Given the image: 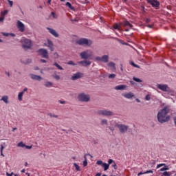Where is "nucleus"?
Masks as SVG:
<instances>
[{
  "label": "nucleus",
  "instance_id": "f257e3e1",
  "mask_svg": "<svg viewBox=\"0 0 176 176\" xmlns=\"http://www.w3.org/2000/svg\"><path fill=\"white\" fill-rule=\"evenodd\" d=\"M170 113V106H165L160 109L157 114V119L160 123H167L170 122L171 116H168Z\"/></svg>",
  "mask_w": 176,
  "mask_h": 176
},
{
  "label": "nucleus",
  "instance_id": "f03ea898",
  "mask_svg": "<svg viewBox=\"0 0 176 176\" xmlns=\"http://www.w3.org/2000/svg\"><path fill=\"white\" fill-rule=\"evenodd\" d=\"M21 43H22V47L24 50H28V49H30L32 46V42L28 38H22Z\"/></svg>",
  "mask_w": 176,
  "mask_h": 176
},
{
  "label": "nucleus",
  "instance_id": "7ed1b4c3",
  "mask_svg": "<svg viewBox=\"0 0 176 176\" xmlns=\"http://www.w3.org/2000/svg\"><path fill=\"white\" fill-rule=\"evenodd\" d=\"M78 100L81 102H89V101H90V95L86 94L85 93H81L78 94Z\"/></svg>",
  "mask_w": 176,
  "mask_h": 176
},
{
  "label": "nucleus",
  "instance_id": "20e7f679",
  "mask_svg": "<svg viewBox=\"0 0 176 176\" xmlns=\"http://www.w3.org/2000/svg\"><path fill=\"white\" fill-rule=\"evenodd\" d=\"M76 43L77 45L90 46L93 43V41L87 38H80L76 41Z\"/></svg>",
  "mask_w": 176,
  "mask_h": 176
},
{
  "label": "nucleus",
  "instance_id": "39448f33",
  "mask_svg": "<svg viewBox=\"0 0 176 176\" xmlns=\"http://www.w3.org/2000/svg\"><path fill=\"white\" fill-rule=\"evenodd\" d=\"M116 127L118 129L119 131L122 133V134L127 133V131L129 130V126L122 124H116Z\"/></svg>",
  "mask_w": 176,
  "mask_h": 176
},
{
  "label": "nucleus",
  "instance_id": "423d86ee",
  "mask_svg": "<svg viewBox=\"0 0 176 176\" xmlns=\"http://www.w3.org/2000/svg\"><path fill=\"white\" fill-rule=\"evenodd\" d=\"M98 115H102V116H113V112L109 110H98L97 112Z\"/></svg>",
  "mask_w": 176,
  "mask_h": 176
},
{
  "label": "nucleus",
  "instance_id": "0eeeda50",
  "mask_svg": "<svg viewBox=\"0 0 176 176\" xmlns=\"http://www.w3.org/2000/svg\"><path fill=\"white\" fill-rule=\"evenodd\" d=\"M80 56L81 58H84L85 60H86L87 58H90V57H91V56H93V52L90 50H87V51L81 52L80 54Z\"/></svg>",
  "mask_w": 176,
  "mask_h": 176
},
{
  "label": "nucleus",
  "instance_id": "6e6552de",
  "mask_svg": "<svg viewBox=\"0 0 176 176\" xmlns=\"http://www.w3.org/2000/svg\"><path fill=\"white\" fill-rule=\"evenodd\" d=\"M96 164L98 166H102V167L104 168V171H107V170H108L109 168V163L107 164V163H104L101 160H98L96 162Z\"/></svg>",
  "mask_w": 176,
  "mask_h": 176
},
{
  "label": "nucleus",
  "instance_id": "1a4fd4ad",
  "mask_svg": "<svg viewBox=\"0 0 176 176\" xmlns=\"http://www.w3.org/2000/svg\"><path fill=\"white\" fill-rule=\"evenodd\" d=\"M157 87L162 91H170V88L168 87V85L166 84H157Z\"/></svg>",
  "mask_w": 176,
  "mask_h": 176
},
{
  "label": "nucleus",
  "instance_id": "9d476101",
  "mask_svg": "<svg viewBox=\"0 0 176 176\" xmlns=\"http://www.w3.org/2000/svg\"><path fill=\"white\" fill-rule=\"evenodd\" d=\"M147 3H149L153 8H159L160 3L157 0H146Z\"/></svg>",
  "mask_w": 176,
  "mask_h": 176
},
{
  "label": "nucleus",
  "instance_id": "9b49d317",
  "mask_svg": "<svg viewBox=\"0 0 176 176\" xmlns=\"http://www.w3.org/2000/svg\"><path fill=\"white\" fill-rule=\"evenodd\" d=\"M39 54L43 56L44 58H49V53L47 52V50L46 49H40L38 50Z\"/></svg>",
  "mask_w": 176,
  "mask_h": 176
},
{
  "label": "nucleus",
  "instance_id": "f8f14e48",
  "mask_svg": "<svg viewBox=\"0 0 176 176\" xmlns=\"http://www.w3.org/2000/svg\"><path fill=\"white\" fill-rule=\"evenodd\" d=\"M80 78H83V74L80 73V72H78L74 74L71 80H78V79H80Z\"/></svg>",
  "mask_w": 176,
  "mask_h": 176
},
{
  "label": "nucleus",
  "instance_id": "ddd939ff",
  "mask_svg": "<svg viewBox=\"0 0 176 176\" xmlns=\"http://www.w3.org/2000/svg\"><path fill=\"white\" fill-rule=\"evenodd\" d=\"M47 44H44L45 46H47V47H49L50 50H51V52H54V44H53V41H52L50 39H47Z\"/></svg>",
  "mask_w": 176,
  "mask_h": 176
},
{
  "label": "nucleus",
  "instance_id": "4468645a",
  "mask_svg": "<svg viewBox=\"0 0 176 176\" xmlns=\"http://www.w3.org/2000/svg\"><path fill=\"white\" fill-rule=\"evenodd\" d=\"M17 28L19 30V31H21V32H24L25 30V26L23 25V23H21V21H18Z\"/></svg>",
  "mask_w": 176,
  "mask_h": 176
},
{
  "label": "nucleus",
  "instance_id": "2eb2a0df",
  "mask_svg": "<svg viewBox=\"0 0 176 176\" xmlns=\"http://www.w3.org/2000/svg\"><path fill=\"white\" fill-rule=\"evenodd\" d=\"M30 76L31 78V79H32L33 80H38V82H41V80H42V77H41V76H38L36 74H30Z\"/></svg>",
  "mask_w": 176,
  "mask_h": 176
},
{
  "label": "nucleus",
  "instance_id": "dca6fc26",
  "mask_svg": "<svg viewBox=\"0 0 176 176\" xmlns=\"http://www.w3.org/2000/svg\"><path fill=\"white\" fill-rule=\"evenodd\" d=\"M47 30L49 31L50 33H51L52 35H53V36H54L55 38H58V33H57L55 30L50 28H47Z\"/></svg>",
  "mask_w": 176,
  "mask_h": 176
},
{
  "label": "nucleus",
  "instance_id": "f3484780",
  "mask_svg": "<svg viewBox=\"0 0 176 176\" xmlns=\"http://www.w3.org/2000/svg\"><path fill=\"white\" fill-rule=\"evenodd\" d=\"M115 90H126L127 89V85H117L115 87Z\"/></svg>",
  "mask_w": 176,
  "mask_h": 176
},
{
  "label": "nucleus",
  "instance_id": "a211bd4d",
  "mask_svg": "<svg viewBox=\"0 0 176 176\" xmlns=\"http://www.w3.org/2000/svg\"><path fill=\"white\" fill-rule=\"evenodd\" d=\"M122 96L124 97V98H133V97H134V94L131 93V92H129V93H124L122 94Z\"/></svg>",
  "mask_w": 176,
  "mask_h": 176
},
{
  "label": "nucleus",
  "instance_id": "6ab92c4d",
  "mask_svg": "<svg viewBox=\"0 0 176 176\" xmlns=\"http://www.w3.org/2000/svg\"><path fill=\"white\" fill-rule=\"evenodd\" d=\"M109 58V56H108V55H104L101 57V62L102 63H108Z\"/></svg>",
  "mask_w": 176,
  "mask_h": 176
},
{
  "label": "nucleus",
  "instance_id": "aec40b11",
  "mask_svg": "<svg viewBox=\"0 0 176 176\" xmlns=\"http://www.w3.org/2000/svg\"><path fill=\"white\" fill-rule=\"evenodd\" d=\"M1 101H3L5 104H9V97L8 96H2Z\"/></svg>",
  "mask_w": 176,
  "mask_h": 176
},
{
  "label": "nucleus",
  "instance_id": "412c9836",
  "mask_svg": "<svg viewBox=\"0 0 176 176\" xmlns=\"http://www.w3.org/2000/svg\"><path fill=\"white\" fill-rule=\"evenodd\" d=\"M108 163H109V164H113L112 165V167H113V168H115V170H116V168H118L117 167H116V163L115 162V161H113V160H112V159H110V160H109V161H108Z\"/></svg>",
  "mask_w": 176,
  "mask_h": 176
},
{
  "label": "nucleus",
  "instance_id": "4be33fe9",
  "mask_svg": "<svg viewBox=\"0 0 176 176\" xmlns=\"http://www.w3.org/2000/svg\"><path fill=\"white\" fill-rule=\"evenodd\" d=\"M164 166V168L165 169V171L167 170H170V168H168V166L166 165V164H160L157 166V168H160V167H163Z\"/></svg>",
  "mask_w": 176,
  "mask_h": 176
},
{
  "label": "nucleus",
  "instance_id": "5701e85b",
  "mask_svg": "<svg viewBox=\"0 0 176 176\" xmlns=\"http://www.w3.org/2000/svg\"><path fill=\"white\" fill-rule=\"evenodd\" d=\"M124 27H129V28H133V25L130 23V22L125 21L123 23Z\"/></svg>",
  "mask_w": 176,
  "mask_h": 176
},
{
  "label": "nucleus",
  "instance_id": "b1692460",
  "mask_svg": "<svg viewBox=\"0 0 176 176\" xmlns=\"http://www.w3.org/2000/svg\"><path fill=\"white\" fill-rule=\"evenodd\" d=\"M101 126H108V120L106 119H102L100 121Z\"/></svg>",
  "mask_w": 176,
  "mask_h": 176
},
{
  "label": "nucleus",
  "instance_id": "393cba45",
  "mask_svg": "<svg viewBox=\"0 0 176 176\" xmlns=\"http://www.w3.org/2000/svg\"><path fill=\"white\" fill-rule=\"evenodd\" d=\"M66 6H67V8H69V9H70L71 10H75V7L72 6V5H71V3L69 2L66 3Z\"/></svg>",
  "mask_w": 176,
  "mask_h": 176
},
{
  "label": "nucleus",
  "instance_id": "a878e982",
  "mask_svg": "<svg viewBox=\"0 0 176 176\" xmlns=\"http://www.w3.org/2000/svg\"><path fill=\"white\" fill-rule=\"evenodd\" d=\"M149 173H151V174H152V173H153V170H146V171L144 172V173L140 172V173L138 174V176L142 175V174H149Z\"/></svg>",
  "mask_w": 176,
  "mask_h": 176
},
{
  "label": "nucleus",
  "instance_id": "bb28decb",
  "mask_svg": "<svg viewBox=\"0 0 176 176\" xmlns=\"http://www.w3.org/2000/svg\"><path fill=\"white\" fill-rule=\"evenodd\" d=\"M23 96H24L23 92H20L18 94V100H19V101H23Z\"/></svg>",
  "mask_w": 176,
  "mask_h": 176
},
{
  "label": "nucleus",
  "instance_id": "cd10ccee",
  "mask_svg": "<svg viewBox=\"0 0 176 176\" xmlns=\"http://www.w3.org/2000/svg\"><path fill=\"white\" fill-rule=\"evenodd\" d=\"M44 86H45V87H52V86H53V82L49 81L45 82Z\"/></svg>",
  "mask_w": 176,
  "mask_h": 176
},
{
  "label": "nucleus",
  "instance_id": "c85d7f7f",
  "mask_svg": "<svg viewBox=\"0 0 176 176\" xmlns=\"http://www.w3.org/2000/svg\"><path fill=\"white\" fill-rule=\"evenodd\" d=\"M54 67H56V68L58 69H60V71H63L64 69V68H63V67L60 66V65H58V63H54Z\"/></svg>",
  "mask_w": 176,
  "mask_h": 176
},
{
  "label": "nucleus",
  "instance_id": "c756f323",
  "mask_svg": "<svg viewBox=\"0 0 176 176\" xmlns=\"http://www.w3.org/2000/svg\"><path fill=\"white\" fill-rule=\"evenodd\" d=\"M113 28H114V30H118V31H120V25H119L118 23H115Z\"/></svg>",
  "mask_w": 176,
  "mask_h": 176
},
{
  "label": "nucleus",
  "instance_id": "7c9ffc66",
  "mask_svg": "<svg viewBox=\"0 0 176 176\" xmlns=\"http://www.w3.org/2000/svg\"><path fill=\"white\" fill-rule=\"evenodd\" d=\"M52 76L54 79H56V80H60V76H58L57 74H54Z\"/></svg>",
  "mask_w": 176,
  "mask_h": 176
},
{
  "label": "nucleus",
  "instance_id": "2f4dec72",
  "mask_svg": "<svg viewBox=\"0 0 176 176\" xmlns=\"http://www.w3.org/2000/svg\"><path fill=\"white\" fill-rule=\"evenodd\" d=\"M74 166L76 171H80V166H79V165L76 164V163H74Z\"/></svg>",
  "mask_w": 176,
  "mask_h": 176
},
{
  "label": "nucleus",
  "instance_id": "473e14b6",
  "mask_svg": "<svg viewBox=\"0 0 176 176\" xmlns=\"http://www.w3.org/2000/svg\"><path fill=\"white\" fill-rule=\"evenodd\" d=\"M17 146H19L20 148H24V147H25V144H24V143H23V142H21L17 144Z\"/></svg>",
  "mask_w": 176,
  "mask_h": 176
},
{
  "label": "nucleus",
  "instance_id": "72a5a7b5",
  "mask_svg": "<svg viewBox=\"0 0 176 176\" xmlns=\"http://www.w3.org/2000/svg\"><path fill=\"white\" fill-rule=\"evenodd\" d=\"M47 115H48V116H50V118H58V116H57L56 114H53L52 113H50Z\"/></svg>",
  "mask_w": 176,
  "mask_h": 176
},
{
  "label": "nucleus",
  "instance_id": "f704fd0d",
  "mask_svg": "<svg viewBox=\"0 0 176 176\" xmlns=\"http://www.w3.org/2000/svg\"><path fill=\"white\" fill-rule=\"evenodd\" d=\"M84 159L83 166L86 167V166H87V158L86 157V155L84 156Z\"/></svg>",
  "mask_w": 176,
  "mask_h": 176
},
{
  "label": "nucleus",
  "instance_id": "c9c22d12",
  "mask_svg": "<svg viewBox=\"0 0 176 176\" xmlns=\"http://www.w3.org/2000/svg\"><path fill=\"white\" fill-rule=\"evenodd\" d=\"M133 80L135 82H139V83H141V82H142V80H141V79L137 78H135V77H133Z\"/></svg>",
  "mask_w": 176,
  "mask_h": 176
},
{
  "label": "nucleus",
  "instance_id": "e433bc0d",
  "mask_svg": "<svg viewBox=\"0 0 176 176\" xmlns=\"http://www.w3.org/2000/svg\"><path fill=\"white\" fill-rule=\"evenodd\" d=\"M84 64L83 65H90V64H91V62H90V60H84Z\"/></svg>",
  "mask_w": 176,
  "mask_h": 176
},
{
  "label": "nucleus",
  "instance_id": "4c0bfd02",
  "mask_svg": "<svg viewBox=\"0 0 176 176\" xmlns=\"http://www.w3.org/2000/svg\"><path fill=\"white\" fill-rule=\"evenodd\" d=\"M116 77V74H110V75L109 76V79H115Z\"/></svg>",
  "mask_w": 176,
  "mask_h": 176
},
{
  "label": "nucleus",
  "instance_id": "58836bf2",
  "mask_svg": "<svg viewBox=\"0 0 176 176\" xmlns=\"http://www.w3.org/2000/svg\"><path fill=\"white\" fill-rule=\"evenodd\" d=\"M50 17H52V19H57V15L54 12H52Z\"/></svg>",
  "mask_w": 176,
  "mask_h": 176
},
{
  "label": "nucleus",
  "instance_id": "ea45409f",
  "mask_svg": "<svg viewBox=\"0 0 176 176\" xmlns=\"http://www.w3.org/2000/svg\"><path fill=\"white\" fill-rule=\"evenodd\" d=\"M109 67H112L113 68H115V63L111 62L108 64Z\"/></svg>",
  "mask_w": 176,
  "mask_h": 176
},
{
  "label": "nucleus",
  "instance_id": "a19ab883",
  "mask_svg": "<svg viewBox=\"0 0 176 176\" xmlns=\"http://www.w3.org/2000/svg\"><path fill=\"white\" fill-rule=\"evenodd\" d=\"M145 100H146V101H149L151 100V95H146Z\"/></svg>",
  "mask_w": 176,
  "mask_h": 176
},
{
  "label": "nucleus",
  "instance_id": "79ce46f5",
  "mask_svg": "<svg viewBox=\"0 0 176 176\" xmlns=\"http://www.w3.org/2000/svg\"><path fill=\"white\" fill-rule=\"evenodd\" d=\"M69 65H76V64L74 63L72 60H70L67 63Z\"/></svg>",
  "mask_w": 176,
  "mask_h": 176
},
{
  "label": "nucleus",
  "instance_id": "37998d69",
  "mask_svg": "<svg viewBox=\"0 0 176 176\" xmlns=\"http://www.w3.org/2000/svg\"><path fill=\"white\" fill-rule=\"evenodd\" d=\"M131 65H133V67H135V68H140L137 65H135L133 62L131 63Z\"/></svg>",
  "mask_w": 176,
  "mask_h": 176
},
{
  "label": "nucleus",
  "instance_id": "c03bdc74",
  "mask_svg": "<svg viewBox=\"0 0 176 176\" xmlns=\"http://www.w3.org/2000/svg\"><path fill=\"white\" fill-rule=\"evenodd\" d=\"M25 148L26 149H32V146H27V145L25 144Z\"/></svg>",
  "mask_w": 176,
  "mask_h": 176
},
{
  "label": "nucleus",
  "instance_id": "a18cd8bd",
  "mask_svg": "<svg viewBox=\"0 0 176 176\" xmlns=\"http://www.w3.org/2000/svg\"><path fill=\"white\" fill-rule=\"evenodd\" d=\"M8 3H9L10 8H12V6H13V2L12 1L8 0Z\"/></svg>",
  "mask_w": 176,
  "mask_h": 176
},
{
  "label": "nucleus",
  "instance_id": "49530a36",
  "mask_svg": "<svg viewBox=\"0 0 176 176\" xmlns=\"http://www.w3.org/2000/svg\"><path fill=\"white\" fill-rule=\"evenodd\" d=\"M58 102H59V104H65L66 103L65 100H59Z\"/></svg>",
  "mask_w": 176,
  "mask_h": 176
},
{
  "label": "nucleus",
  "instance_id": "de8ad7c7",
  "mask_svg": "<svg viewBox=\"0 0 176 176\" xmlns=\"http://www.w3.org/2000/svg\"><path fill=\"white\" fill-rule=\"evenodd\" d=\"M96 61H101V57L97 56L96 58Z\"/></svg>",
  "mask_w": 176,
  "mask_h": 176
},
{
  "label": "nucleus",
  "instance_id": "09e8293b",
  "mask_svg": "<svg viewBox=\"0 0 176 176\" xmlns=\"http://www.w3.org/2000/svg\"><path fill=\"white\" fill-rule=\"evenodd\" d=\"M3 149H5V146H3V145H1V152H3Z\"/></svg>",
  "mask_w": 176,
  "mask_h": 176
},
{
  "label": "nucleus",
  "instance_id": "8fccbe9b",
  "mask_svg": "<svg viewBox=\"0 0 176 176\" xmlns=\"http://www.w3.org/2000/svg\"><path fill=\"white\" fill-rule=\"evenodd\" d=\"M27 90H28V89L24 88L23 90L21 93H23V94H24V93H25V91H27Z\"/></svg>",
  "mask_w": 176,
  "mask_h": 176
},
{
  "label": "nucleus",
  "instance_id": "3c124183",
  "mask_svg": "<svg viewBox=\"0 0 176 176\" xmlns=\"http://www.w3.org/2000/svg\"><path fill=\"white\" fill-rule=\"evenodd\" d=\"M6 175L7 176H12V175H13V173H9L7 172Z\"/></svg>",
  "mask_w": 176,
  "mask_h": 176
},
{
  "label": "nucleus",
  "instance_id": "603ef678",
  "mask_svg": "<svg viewBox=\"0 0 176 176\" xmlns=\"http://www.w3.org/2000/svg\"><path fill=\"white\" fill-rule=\"evenodd\" d=\"M3 16H5V14H8V10H5L3 12H2Z\"/></svg>",
  "mask_w": 176,
  "mask_h": 176
},
{
  "label": "nucleus",
  "instance_id": "864d4df0",
  "mask_svg": "<svg viewBox=\"0 0 176 176\" xmlns=\"http://www.w3.org/2000/svg\"><path fill=\"white\" fill-rule=\"evenodd\" d=\"M80 2L82 3H86L87 2V0H80Z\"/></svg>",
  "mask_w": 176,
  "mask_h": 176
},
{
  "label": "nucleus",
  "instance_id": "5fc2aeb1",
  "mask_svg": "<svg viewBox=\"0 0 176 176\" xmlns=\"http://www.w3.org/2000/svg\"><path fill=\"white\" fill-rule=\"evenodd\" d=\"M173 121H174V123H175V126H176V117L173 118Z\"/></svg>",
  "mask_w": 176,
  "mask_h": 176
},
{
  "label": "nucleus",
  "instance_id": "6e6d98bb",
  "mask_svg": "<svg viewBox=\"0 0 176 176\" xmlns=\"http://www.w3.org/2000/svg\"><path fill=\"white\" fill-rule=\"evenodd\" d=\"M6 75H7V76H10V74L8 72H6Z\"/></svg>",
  "mask_w": 176,
  "mask_h": 176
},
{
  "label": "nucleus",
  "instance_id": "4d7b16f0",
  "mask_svg": "<svg viewBox=\"0 0 176 176\" xmlns=\"http://www.w3.org/2000/svg\"><path fill=\"white\" fill-rule=\"evenodd\" d=\"M78 64H85V60L84 61H80V62H78Z\"/></svg>",
  "mask_w": 176,
  "mask_h": 176
},
{
  "label": "nucleus",
  "instance_id": "13d9d810",
  "mask_svg": "<svg viewBox=\"0 0 176 176\" xmlns=\"http://www.w3.org/2000/svg\"><path fill=\"white\" fill-rule=\"evenodd\" d=\"M38 70H39V67H34V71H38Z\"/></svg>",
  "mask_w": 176,
  "mask_h": 176
},
{
  "label": "nucleus",
  "instance_id": "bf43d9fd",
  "mask_svg": "<svg viewBox=\"0 0 176 176\" xmlns=\"http://www.w3.org/2000/svg\"><path fill=\"white\" fill-rule=\"evenodd\" d=\"M160 171H166V169L164 168H162L160 170Z\"/></svg>",
  "mask_w": 176,
  "mask_h": 176
},
{
  "label": "nucleus",
  "instance_id": "052dcab7",
  "mask_svg": "<svg viewBox=\"0 0 176 176\" xmlns=\"http://www.w3.org/2000/svg\"><path fill=\"white\" fill-rule=\"evenodd\" d=\"M41 63H46V60H45V59H41Z\"/></svg>",
  "mask_w": 176,
  "mask_h": 176
},
{
  "label": "nucleus",
  "instance_id": "680f3d73",
  "mask_svg": "<svg viewBox=\"0 0 176 176\" xmlns=\"http://www.w3.org/2000/svg\"><path fill=\"white\" fill-rule=\"evenodd\" d=\"M150 21H151V19H146V23H149Z\"/></svg>",
  "mask_w": 176,
  "mask_h": 176
},
{
  "label": "nucleus",
  "instance_id": "e2e57ef3",
  "mask_svg": "<svg viewBox=\"0 0 176 176\" xmlns=\"http://www.w3.org/2000/svg\"><path fill=\"white\" fill-rule=\"evenodd\" d=\"M1 156H3V157H5V155H3V151L1 152Z\"/></svg>",
  "mask_w": 176,
  "mask_h": 176
},
{
  "label": "nucleus",
  "instance_id": "0e129e2a",
  "mask_svg": "<svg viewBox=\"0 0 176 176\" xmlns=\"http://www.w3.org/2000/svg\"><path fill=\"white\" fill-rule=\"evenodd\" d=\"M4 19L3 16L0 17V21H2Z\"/></svg>",
  "mask_w": 176,
  "mask_h": 176
},
{
  "label": "nucleus",
  "instance_id": "69168bd1",
  "mask_svg": "<svg viewBox=\"0 0 176 176\" xmlns=\"http://www.w3.org/2000/svg\"><path fill=\"white\" fill-rule=\"evenodd\" d=\"M136 101H137V102H141V101L138 98L136 99Z\"/></svg>",
  "mask_w": 176,
  "mask_h": 176
},
{
  "label": "nucleus",
  "instance_id": "338daca9",
  "mask_svg": "<svg viewBox=\"0 0 176 176\" xmlns=\"http://www.w3.org/2000/svg\"><path fill=\"white\" fill-rule=\"evenodd\" d=\"M96 176H101V173H97Z\"/></svg>",
  "mask_w": 176,
  "mask_h": 176
},
{
  "label": "nucleus",
  "instance_id": "774afa93",
  "mask_svg": "<svg viewBox=\"0 0 176 176\" xmlns=\"http://www.w3.org/2000/svg\"><path fill=\"white\" fill-rule=\"evenodd\" d=\"M109 129H110L111 131H113V130H115V129H113V128H109Z\"/></svg>",
  "mask_w": 176,
  "mask_h": 176
}]
</instances>
